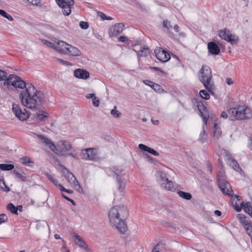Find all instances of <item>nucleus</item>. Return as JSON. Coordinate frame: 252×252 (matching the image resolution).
Instances as JSON below:
<instances>
[{"label": "nucleus", "mask_w": 252, "mask_h": 252, "mask_svg": "<svg viewBox=\"0 0 252 252\" xmlns=\"http://www.w3.org/2000/svg\"><path fill=\"white\" fill-rule=\"evenodd\" d=\"M8 87L12 86L16 89H24L20 93V98L23 105L31 109H36L46 102L45 94L37 90L31 83H26L19 76L10 74L4 83Z\"/></svg>", "instance_id": "f257e3e1"}, {"label": "nucleus", "mask_w": 252, "mask_h": 252, "mask_svg": "<svg viewBox=\"0 0 252 252\" xmlns=\"http://www.w3.org/2000/svg\"><path fill=\"white\" fill-rule=\"evenodd\" d=\"M41 143L49 148L56 154L63 157H71L73 158L77 157V153L72 149L70 143L66 140L59 141L56 146L51 140L44 135L34 133Z\"/></svg>", "instance_id": "f03ea898"}, {"label": "nucleus", "mask_w": 252, "mask_h": 252, "mask_svg": "<svg viewBox=\"0 0 252 252\" xmlns=\"http://www.w3.org/2000/svg\"><path fill=\"white\" fill-rule=\"evenodd\" d=\"M126 215V209L124 206H115L111 209L109 213L111 223L122 233H125L127 229L126 222L123 219Z\"/></svg>", "instance_id": "7ed1b4c3"}, {"label": "nucleus", "mask_w": 252, "mask_h": 252, "mask_svg": "<svg viewBox=\"0 0 252 252\" xmlns=\"http://www.w3.org/2000/svg\"><path fill=\"white\" fill-rule=\"evenodd\" d=\"M198 77L200 81L203 84L205 88L211 94H214L213 92V81L211 68L206 65H203L199 70Z\"/></svg>", "instance_id": "20e7f679"}, {"label": "nucleus", "mask_w": 252, "mask_h": 252, "mask_svg": "<svg viewBox=\"0 0 252 252\" xmlns=\"http://www.w3.org/2000/svg\"><path fill=\"white\" fill-rule=\"evenodd\" d=\"M229 120L231 121L245 120L252 117V113L246 106H238L228 110Z\"/></svg>", "instance_id": "39448f33"}, {"label": "nucleus", "mask_w": 252, "mask_h": 252, "mask_svg": "<svg viewBox=\"0 0 252 252\" xmlns=\"http://www.w3.org/2000/svg\"><path fill=\"white\" fill-rule=\"evenodd\" d=\"M109 176L116 178L119 185L118 189L121 192L126 186V181L124 178L126 174L124 170L121 167H113L107 170Z\"/></svg>", "instance_id": "423d86ee"}, {"label": "nucleus", "mask_w": 252, "mask_h": 252, "mask_svg": "<svg viewBox=\"0 0 252 252\" xmlns=\"http://www.w3.org/2000/svg\"><path fill=\"white\" fill-rule=\"evenodd\" d=\"M197 108L200 113V116L202 117L203 121L202 130L199 134L198 140L200 143H204L207 141L208 138V135L204 130V126L206 125L207 124L209 115L206 108L203 105L202 102L197 103Z\"/></svg>", "instance_id": "0eeeda50"}, {"label": "nucleus", "mask_w": 252, "mask_h": 252, "mask_svg": "<svg viewBox=\"0 0 252 252\" xmlns=\"http://www.w3.org/2000/svg\"><path fill=\"white\" fill-rule=\"evenodd\" d=\"M80 156L87 160L95 161L98 158L97 150L92 148L84 149L81 151Z\"/></svg>", "instance_id": "6e6552de"}, {"label": "nucleus", "mask_w": 252, "mask_h": 252, "mask_svg": "<svg viewBox=\"0 0 252 252\" xmlns=\"http://www.w3.org/2000/svg\"><path fill=\"white\" fill-rule=\"evenodd\" d=\"M218 185L221 192L225 195L229 196H232L233 191L231 188L230 184L227 182L225 179L220 177V175L218 177Z\"/></svg>", "instance_id": "1a4fd4ad"}, {"label": "nucleus", "mask_w": 252, "mask_h": 252, "mask_svg": "<svg viewBox=\"0 0 252 252\" xmlns=\"http://www.w3.org/2000/svg\"><path fill=\"white\" fill-rule=\"evenodd\" d=\"M12 112L15 114L16 117L21 121L26 120L30 116V112L26 108L22 109L20 106L17 104H13Z\"/></svg>", "instance_id": "9d476101"}, {"label": "nucleus", "mask_w": 252, "mask_h": 252, "mask_svg": "<svg viewBox=\"0 0 252 252\" xmlns=\"http://www.w3.org/2000/svg\"><path fill=\"white\" fill-rule=\"evenodd\" d=\"M219 36L222 39L231 44H236L238 42V38L237 36L231 33V32L226 29L219 31Z\"/></svg>", "instance_id": "9b49d317"}, {"label": "nucleus", "mask_w": 252, "mask_h": 252, "mask_svg": "<svg viewBox=\"0 0 252 252\" xmlns=\"http://www.w3.org/2000/svg\"><path fill=\"white\" fill-rule=\"evenodd\" d=\"M58 5L62 8V12L64 15L68 16L71 13V6L74 1L73 0H56Z\"/></svg>", "instance_id": "f8f14e48"}, {"label": "nucleus", "mask_w": 252, "mask_h": 252, "mask_svg": "<svg viewBox=\"0 0 252 252\" xmlns=\"http://www.w3.org/2000/svg\"><path fill=\"white\" fill-rule=\"evenodd\" d=\"M65 178L69 184L72 186L77 191L80 193L83 192L82 187L73 174L68 172V173L66 174Z\"/></svg>", "instance_id": "ddd939ff"}, {"label": "nucleus", "mask_w": 252, "mask_h": 252, "mask_svg": "<svg viewBox=\"0 0 252 252\" xmlns=\"http://www.w3.org/2000/svg\"><path fill=\"white\" fill-rule=\"evenodd\" d=\"M155 53L157 58L161 62H166L170 59L169 54L161 48L156 49Z\"/></svg>", "instance_id": "4468645a"}, {"label": "nucleus", "mask_w": 252, "mask_h": 252, "mask_svg": "<svg viewBox=\"0 0 252 252\" xmlns=\"http://www.w3.org/2000/svg\"><path fill=\"white\" fill-rule=\"evenodd\" d=\"M125 25L123 23H117L112 27L109 31L111 37H116L121 34L124 30Z\"/></svg>", "instance_id": "2eb2a0df"}, {"label": "nucleus", "mask_w": 252, "mask_h": 252, "mask_svg": "<svg viewBox=\"0 0 252 252\" xmlns=\"http://www.w3.org/2000/svg\"><path fill=\"white\" fill-rule=\"evenodd\" d=\"M69 45L63 41L59 40L55 42V50L61 54H67Z\"/></svg>", "instance_id": "dca6fc26"}, {"label": "nucleus", "mask_w": 252, "mask_h": 252, "mask_svg": "<svg viewBox=\"0 0 252 252\" xmlns=\"http://www.w3.org/2000/svg\"><path fill=\"white\" fill-rule=\"evenodd\" d=\"M221 149L220 154L225 156L227 158L228 163L230 164V165L235 170L239 169L240 167L237 161L235 159L232 158L230 155L228 154L225 150L223 148Z\"/></svg>", "instance_id": "f3484780"}, {"label": "nucleus", "mask_w": 252, "mask_h": 252, "mask_svg": "<svg viewBox=\"0 0 252 252\" xmlns=\"http://www.w3.org/2000/svg\"><path fill=\"white\" fill-rule=\"evenodd\" d=\"M138 58L146 57L148 56L150 53L149 49L145 45L141 46L140 47H135L133 49Z\"/></svg>", "instance_id": "a211bd4d"}, {"label": "nucleus", "mask_w": 252, "mask_h": 252, "mask_svg": "<svg viewBox=\"0 0 252 252\" xmlns=\"http://www.w3.org/2000/svg\"><path fill=\"white\" fill-rule=\"evenodd\" d=\"M73 74L75 77L84 80L87 79L90 77V73L88 71L80 68L75 70Z\"/></svg>", "instance_id": "6ab92c4d"}, {"label": "nucleus", "mask_w": 252, "mask_h": 252, "mask_svg": "<svg viewBox=\"0 0 252 252\" xmlns=\"http://www.w3.org/2000/svg\"><path fill=\"white\" fill-rule=\"evenodd\" d=\"M73 237L75 238L74 242L80 248L88 251V246L81 237L76 233H73Z\"/></svg>", "instance_id": "aec40b11"}, {"label": "nucleus", "mask_w": 252, "mask_h": 252, "mask_svg": "<svg viewBox=\"0 0 252 252\" xmlns=\"http://www.w3.org/2000/svg\"><path fill=\"white\" fill-rule=\"evenodd\" d=\"M208 49L210 54L218 55L220 52V49L218 45L213 42H210L208 44Z\"/></svg>", "instance_id": "412c9836"}, {"label": "nucleus", "mask_w": 252, "mask_h": 252, "mask_svg": "<svg viewBox=\"0 0 252 252\" xmlns=\"http://www.w3.org/2000/svg\"><path fill=\"white\" fill-rule=\"evenodd\" d=\"M157 179L161 186L164 185L165 182L168 180L167 175L165 172L158 171L156 174Z\"/></svg>", "instance_id": "4be33fe9"}, {"label": "nucleus", "mask_w": 252, "mask_h": 252, "mask_svg": "<svg viewBox=\"0 0 252 252\" xmlns=\"http://www.w3.org/2000/svg\"><path fill=\"white\" fill-rule=\"evenodd\" d=\"M213 139L214 141L219 139L221 136V130L220 127L217 124H215L213 128Z\"/></svg>", "instance_id": "5701e85b"}, {"label": "nucleus", "mask_w": 252, "mask_h": 252, "mask_svg": "<svg viewBox=\"0 0 252 252\" xmlns=\"http://www.w3.org/2000/svg\"><path fill=\"white\" fill-rule=\"evenodd\" d=\"M138 147L139 149H140L141 150H143L144 151H146L153 155H154L155 156H159L158 153L157 152L156 150L150 147H149L148 146L145 145H144L143 144H139Z\"/></svg>", "instance_id": "b1692460"}, {"label": "nucleus", "mask_w": 252, "mask_h": 252, "mask_svg": "<svg viewBox=\"0 0 252 252\" xmlns=\"http://www.w3.org/2000/svg\"><path fill=\"white\" fill-rule=\"evenodd\" d=\"M70 53L73 56H78L80 55V51L76 47H73L70 45L67 49V54Z\"/></svg>", "instance_id": "393cba45"}, {"label": "nucleus", "mask_w": 252, "mask_h": 252, "mask_svg": "<svg viewBox=\"0 0 252 252\" xmlns=\"http://www.w3.org/2000/svg\"><path fill=\"white\" fill-rule=\"evenodd\" d=\"M161 186L165 188L166 189L171 191L175 190L176 188V184L169 180L165 182L164 185H162Z\"/></svg>", "instance_id": "a878e982"}, {"label": "nucleus", "mask_w": 252, "mask_h": 252, "mask_svg": "<svg viewBox=\"0 0 252 252\" xmlns=\"http://www.w3.org/2000/svg\"><path fill=\"white\" fill-rule=\"evenodd\" d=\"M20 161L25 165L32 167L33 165L34 162L27 157H24L20 158Z\"/></svg>", "instance_id": "bb28decb"}, {"label": "nucleus", "mask_w": 252, "mask_h": 252, "mask_svg": "<svg viewBox=\"0 0 252 252\" xmlns=\"http://www.w3.org/2000/svg\"><path fill=\"white\" fill-rule=\"evenodd\" d=\"M240 222L244 225V228L246 229L247 225H252V224L248 220L247 218L244 215L241 214L238 215Z\"/></svg>", "instance_id": "cd10ccee"}, {"label": "nucleus", "mask_w": 252, "mask_h": 252, "mask_svg": "<svg viewBox=\"0 0 252 252\" xmlns=\"http://www.w3.org/2000/svg\"><path fill=\"white\" fill-rule=\"evenodd\" d=\"M48 116V113L43 111H39L37 113V119L40 121H44L47 118Z\"/></svg>", "instance_id": "c85d7f7f"}, {"label": "nucleus", "mask_w": 252, "mask_h": 252, "mask_svg": "<svg viewBox=\"0 0 252 252\" xmlns=\"http://www.w3.org/2000/svg\"><path fill=\"white\" fill-rule=\"evenodd\" d=\"M14 165L12 164H0V169L2 171H10L13 169Z\"/></svg>", "instance_id": "c756f323"}, {"label": "nucleus", "mask_w": 252, "mask_h": 252, "mask_svg": "<svg viewBox=\"0 0 252 252\" xmlns=\"http://www.w3.org/2000/svg\"><path fill=\"white\" fill-rule=\"evenodd\" d=\"M177 193L181 197L185 199L190 200L191 198V195L189 192L179 190L177 191Z\"/></svg>", "instance_id": "7c9ffc66"}, {"label": "nucleus", "mask_w": 252, "mask_h": 252, "mask_svg": "<svg viewBox=\"0 0 252 252\" xmlns=\"http://www.w3.org/2000/svg\"><path fill=\"white\" fill-rule=\"evenodd\" d=\"M7 209L9 210L11 213L13 214L17 215V211L18 210V208L14 206L12 203H9L7 206Z\"/></svg>", "instance_id": "2f4dec72"}, {"label": "nucleus", "mask_w": 252, "mask_h": 252, "mask_svg": "<svg viewBox=\"0 0 252 252\" xmlns=\"http://www.w3.org/2000/svg\"><path fill=\"white\" fill-rule=\"evenodd\" d=\"M239 204H241L243 205V207H244V210L249 214L252 212V206L249 203H247L245 204H244L243 202H240Z\"/></svg>", "instance_id": "473e14b6"}, {"label": "nucleus", "mask_w": 252, "mask_h": 252, "mask_svg": "<svg viewBox=\"0 0 252 252\" xmlns=\"http://www.w3.org/2000/svg\"><path fill=\"white\" fill-rule=\"evenodd\" d=\"M199 94H200V96L204 99L207 100L210 98V94L206 91H205V90L200 91Z\"/></svg>", "instance_id": "72a5a7b5"}, {"label": "nucleus", "mask_w": 252, "mask_h": 252, "mask_svg": "<svg viewBox=\"0 0 252 252\" xmlns=\"http://www.w3.org/2000/svg\"><path fill=\"white\" fill-rule=\"evenodd\" d=\"M7 74L5 71L0 70V81L3 80V83L9 78V76L7 77Z\"/></svg>", "instance_id": "f704fd0d"}, {"label": "nucleus", "mask_w": 252, "mask_h": 252, "mask_svg": "<svg viewBox=\"0 0 252 252\" xmlns=\"http://www.w3.org/2000/svg\"><path fill=\"white\" fill-rule=\"evenodd\" d=\"M0 188L3 191H8L9 189L6 186L4 180H0Z\"/></svg>", "instance_id": "c9c22d12"}, {"label": "nucleus", "mask_w": 252, "mask_h": 252, "mask_svg": "<svg viewBox=\"0 0 252 252\" xmlns=\"http://www.w3.org/2000/svg\"><path fill=\"white\" fill-rule=\"evenodd\" d=\"M42 43L48 47L52 48L55 49V42L52 43L48 40L43 39L42 40Z\"/></svg>", "instance_id": "e433bc0d"}, {"label": "nucleus", "mask_w": 252, "mask_h": 252, "mask_svg": "<svg viewBox=\"0 0 252 252\" xmlns=\"http://www.w3.org/2000/svg\"><path fill=\"white\" fill-rule=\"evenodd\" d=\"M48 178L49 181H50L56 186L59 187V185H61V184L58 183V181L55 179L52 176L48 175Z\"/></svg>", "instance_id": "4c0bfd02"}, {"label": "nucleus", "mask_w": 252, "mask_h": 252, "mask_svg": "<svg viewBox=\"0 0 252 252\" xmlns=\"http://www.w3.org/2000/svg\"><path fill=\"white\" fill-rule=\"evenodd\" d=\"M56 60L63 65L71 66L72 65V64L71 63L68 61H64L61 59L57 58Z\"/></svg>", "instance_id": "58836bf2"}, {"label": "nucleus", "mask_w": 252, "mask_h": 252, "mask_svg": "<svg viewBox=\"0 0 252 252\" xmlns=\"http://www.w3.org/2000/svg\"><path fill=\"white\" fill-rule=\"evenodd\" d=\"M13 173L18 178L22 179L23 178V176L22 175V171L21 170L15 169L13 171Z\"/></svg>", "instance_id": "ea45409f"}, {"label": "nucleus", "mask_w": 252, "mask_h": 252, "mask_svg": "<svg viewBox=\"0 0 252 252\" xmlns=\"http://www.w3.org/2000/svg\"><path fill=\"white\" fill-rule=\"evenodd\" d=\"M99 15L102 20H112L113 19L111 17L107 16L105 14L101 12L99 13Z\"/></svg>", "instance_id": "a19ab883"}, {"label": "nucleus", "mask_w": 252, "mask_h": 252, "mask_svg": "<svg viewBox=\"0 0 252 252\" xmlns=\"http://www.w3.org/2000/svg\"><path fill=\"white\" fill-rule=\"evenodd\" d=\"M247 233L250 236L251 238L252 243V224L247 225L246 228L245 229Z\"/></svg>", "instance_id": "79ce46f5"}, {"label": "nucleus", "mask_w": 252, "mask_h": 252, "mask_svg": "<svg viewBox=\"0 0 252 252\" xmlns=\"http://www.w3.org/2000/svg\"><path fill=\"white\" fill-rule=\"evenodd\" d=\"M111 114L115 117L118 118L120 117L121 113L116 110V107L115 106L111 111Z\"/></svg>", "instance_id": "37998d69"}, {"label": "nucleus", "mask_w": 252, "mask_h": 252, "mask_svg": "<svg viewBox=\"0 0 252 252\" xmlns=\"http://www.w3.org/2000/svg\"><path fill=\"white\" fill-rule=\"evenodd\" d=\"M151 88L153 89L156 92L158 93L160 92L161 90H162L159 85L155 83H153Z\"/></svg>", "instance_id": "c03bdc74"}, {"label": "nucleus", "mask_w": 252, "mask_h": 252, "mask_svg": "<svg viewBox=\"0 0 252 252\" xmlns=\"http://www.w3.org/2000/svg\"><path fill=\"white\" fill-rule=\"evenodd\" d=\"M174 31L179 33V35L181 36H183V37H185L186 36V34L184 32H180V27L178 26V25H175L174 26Z\"/></svg>", "instance_id": "a18cd8bd"}, {"label": "nucleus", "mask_w": 252, "mask_h": 252, "mask_svg": "<svg viewBox=\"0 0 252 252\" xmlns=\"http://www.w3.org/2000/svg\"><path fill=\"white\" fill-rule=\"evenodd\" d=\"M79 25L82 29L86 30L89 28V24L87 22L81 21Z\"/></svg>", "instance_id": "49530a36"}, {"label": "nucleus", "mask_w": 252, "mask_h": 252, "mask_svg": "<svg viewBox=\"0 0 252 252\" xmlns=\"http://www.w3.org/2000/svg\"><path fill=\"white\" fill-rule=\"evenodd\" d=\"M93 105L94 107H98L99 105V99L95 96L92 99Z\"/></svg>", "instance_id": "de8ad7c7"}, {"label": "nucleus", "mask_w": 252, "mask_h": 252, "mask_svg": "<svg viewBox=\"0 0 252 252\" xmlns=\"http://www.w3.org/2000/svg\"><path fill=\"white\" fill-rule=\"evenodd\" d=\"M8 220V218L4 214H0V224Z\"/></svg>", "instance_id": "09e8293b"}, {"label": "nucleus", "mask_w": 252, "mask_h": 252, "mask_svg": "<svg viewBox=\"0 0 252 252\" xmlns=\"http://www.w3.org/2000/svg\"><path fill=\"white\" fill-rule=\"evenodd\" d=\"M59 187L60 188V189L61 191H64V192H67L68 193H73V190H72L71 189H65L61 184L59 185Z\"/></svg>", "instance_id": "8fccbe9b"}, {"label": "nucleus", "mask_w": 252, "mask_h": 252, "mask_svg": "<svg viewBox=\"0 0 252 252\" xmlns=\"http://www.w3.org/2000/svg\"><path fill=\"white\" fill-rule=\"evenodd\" d=\"M163 25L164 28H167V29H169L172 27V26L170 25V22L168 20H165L163 21Z\"/></svg>", "instance_id": "3c124183"}, {"label": "nucleus", "mask_w": 252, "mask_h": 252, "mask_svg": "<svg viewBox=\"0 0 252 252\" xmlns=\"http://www.w3.org/2000/svg\"><path fill=\"white\" fill-rule=\"evenodd\" d=\"M240 205H239V204H238L237 202H236L235 203V205H234L235 209L237 212H240L243 207V205L242 204H240Z\"/></svg>", "instance_id": "603ef678"}, {"label": "nucleus", "mask_w": 252, "mask_h": 252, "mask_svg": "<svg viewBox=\"0 0 252 252\" xmlns=\"http://www.w3.org/2000/svg\"><path fill=\"white\" fill-rule=\"evenodd\" d=\"M229 116H230V115L228 113V111L227 112L223 111L221 114L220 117H221V118L226 119L228 117L229 118Z\"/></svg>", "instance_id": "864d4df0"}, {"label": "nucleus", "mask_w": 252, "mask_h": 252, "mask_svg": "<svg viewBox=\"0 0 252 252\" xmlns=\"http://www.w3.org/2000/svg\"><path fill=\"white\" fill-rule=\"evenodd\" d=\"M128 40V38L126 36H120L119 38V41L122 42H126Z\"/></svg>", "instance_id": "5fc2aeb1"}, {"label": "nucleus", "mask_w": 252, "mask_h": 252, "mask_svg": "<svg viewBox=\"0 0 252 252\" xmlns=\"http://www.w3.org/2000/svg\"><path fill=\"white\" fill-rule=\"evenodd\" d=\"M62 196L63 198H64L65 199H66V200L71 202L73 205H75V202L74 200H73L72 199L68 197L67 196H66L65 195H64L63 193H62Z\"/></svg>", "instance_id": "6e6d98bb"}, {"label": "nucleus", "mask_w": 252, "mask_h": 252, "mask_svg": "<svg viewBox=\"0 0 252 252\" xmlns=\"http://www.w3.org/2000/svg\"><path fill=\"white\" fill-rule=\"evenodd\" d=\"M143 83L145 84H146V85H147L148 86H149L151 87H152V85L153 84V83L154 82H152V81H151L150 80H145L143 81Z\"/></svg>", "instance_id": "4d7b16f0"}, {"label": "nucleus", "mask_w": 252, "mask_h": 252, "mask_svg": "<svg viewBox=\"0 0 252 252\" xmlns=\"http://www.w3.org/2000/svg\"><path fill=\"white\" fill-rule=\"evenodd\" d=\"M206 165H207V167L208 170L209 171V172H210V173H212V168L211 164L210 162L209 161H207L206 162Z\"/></svg>", "instance_id": "13d9d810"}, {"label": "nucleus", "mask_w": 252, "mask_h": 252, "mask_svg": "<svg viewBox=\"0 0 252 252\" xmlns=\"http://www.w3.org/2000/svg\"><path fill=\"white\" fill-rule=\"evenodd\" d=\"M159 245L157 244L156 246L153 248L152 252H160L159 251Z\"/></svg>", "instance_id": "bf43d9fd"}, {"label": "nucleus", "mask_w": 252, "mask_h": 252, "mask_svg": "<svg viewBox=\"0 0 252 252\" xmlns=\"http://www.w3.org/2000/svg\"><path fill=\"white\" fill-rule=\"evenodd\" d=\"M3 17L10 21L13 20V17L10 15L8 14L7 13H6V15H5Z\"/></svg>", "instance_id": "052dcab7"}, {"label": "nucleus", "mask_w": 252, "mask_h": 252, "mask_svg": "<svg viewBox=\"0 0 252 252\" xmlns=\"http://www.w3.org/2000/svg\"><path fill=\"white\" fill-rule=\"evenodd\" d=\"M95 96V95L94 94H88L86 95V97L87 99H90V98H93Z\"/></svg>", "instance_id": "680f3d73"}, {"label": "nucleus", "mask_w": 252, "mask_h": 252, "mask_svg": "<svg viewBox=\"0 0 252 252\" xmlns=\"http://www.w3.org/2000/svg\"><path fill=\"white\" fill-rule=\"evenodd\" d=\"M226 83L228 85H231L233 84V81L231 79V78H227L226 80Z\"/></svg>", "instance_id": "e2e57ef3"}, {"label": "nucleus", "mask_w": 252, "mask_h": 252, "mask_svg": "<svg viewBox=\"0 0 252 252\" xmlns=\"http://www.w3.org/2000/svg\"><path fill=\"white\" fill-rule=\"evenodd\" d=\"M62 252H69V250L67 249L65 246H63L61 248Z\"/></svg>", "instance_id": "0e129e2a"}, {"label": "nucleus", "mask_w": 252, "mask_h": 252, "mask_svg": "<svg viewBox=\"0 0 252 252\" xmlns=\"http://www.w3.org/2000/svg\"><path fill=\"white\" fill-rule=\"evenodd\" d=\"M224 172H223V171H220V172H219V174H218V176H217V180H218V177H219V176L220 175V177H221V178H222V177H223V178L225 179V178H224Z\"/></svg>", "instance_id": "69168bd1"}, {"label": "nucleus", "mask_w": 252, "mask_h": 252, "mask_svg": "<svg viewBox=\"0 0 252 252\" xmlns=\"http://www.w3.org/2000/svg\"><path fill=\"white\" fill-rule=\"evenodd\" d=\"M214 214L217 216H220L221 215V212L219 210H215Z\"/></svg>", "instance_id": "338daca9"}, {"label": "nucleus", "mask_w": 252, "mask_h": 252, "mask_svg": "<svg viewBox=\"0 0 252 252\" xmlns=\"http://www.w3.org/2000/svg\"><path fill=\"white\" fill-rule=\"evenodd\" d=\"M151 68L152 69H153L155 70H156V71H160V72H162V71L161 70V69L160 68H159V67H155V66H154V67H151Z\"/></svg>", "instance_id": "774afa93"}]
</instances>
